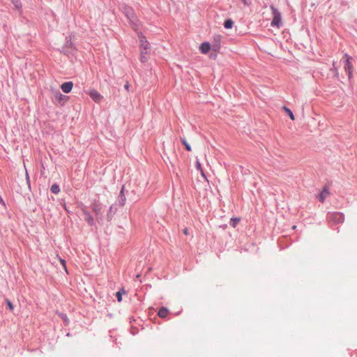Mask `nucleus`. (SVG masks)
<instances>
[{"instance_id":"f257e3e1","label":"nucleus","mask_w":357,"mask_h":357,"mask_svg":"<svg viewBox=\"0 0 357 357\" xmlns=\"http://www.w3.org/2000/svg\"><path fill=\"white\" fill-rule=\"evenodd\" d=\"M270 8L273 14L271 26L280 27L282 25L281 13L273 5H271Z\"/></svg>"},{"instance_id":"f03ea898","label":"nucleus","mask_w":357,"mask_h":357,"mask_svg":"<svg viewBox=\"0 0 357 357\" xmlns=\"http://www.w3.org/2000/svg\"><path fill=\"white\" fill-rule=\"evenodd\" d=\"M328 220L329 222H333L334 224H340L344 222V216L342 213L333 212L331 213H328Z\"/></svg>"},{"instance_id":"7ed1b4c3","label":"nucleus","mask_w":357,"mask_h":357,"mask_svg":"<svg viewBox=\"0 0 357 357\" xmlns=\"http://www.w3.org/2000/svg\"><path fill=\"white\" fill-rule=\"evenodd\" d=\"M91 209L95 213L97 220L102 219L105 211L104 206L100 203L94 202L91 204Z\"/></svg>"},{"instance_id":"20e7f679","label":"nucleus","mask_w":357,"mask_h":357,"mask_svg":"<svg viewBox=\"0 0 357 357\" xmlns=\"http://www.w3.org/2000/svg\"><path fill=\"white\" fill-rule=\"evenodd\" d=\"M222 36L220 35H214L211 44V48L214 52H219L221 46Z\"/></svg>"},{"instance_id":"39448f33","label":"nucleus","mask_w":357,"mask_h":357,"mask_svg":"<svg viewBox=\"0 0 357 357\" xmlns=\"http://www.w3.org/2000/svg\"><path fill=\"white\" fill-rule=\"evenodd\" d=\"M123 13L126 16L128 20L135 19V17H136L133 9L128 6H123Z\"/></svg>"},{"instance_id":"423d86ee","label":"nucleus","mask_w":357,"mask_h":357,"mask_svg":"<svg viewBox=\"0 0 357 357\" xmlns=\"http://www.w3.org/2000/svg\"><path fill=\"white\" fill-rule=\"evenodd\" d=\"M344 56L347 58L346 63L344 66L345 70L348 73L349 78H351V72L353 70V66L351 62L352 57L349 56L348 54H345Z\"/></svg>"},{"instance_id":"0eeeda50","label":"nucleus","mask_w":357,"mask_h":357,"mask_svg":"<svg viewBox=\"0 0 357 357\" xmlns=\"http://www.w3.org/2000/svg\"><path fill=\"white\" fill-rule=\"evenodd\" d=\"M73 44L70 40H67L66 45L62 47V52L65 54H72L73 52Z\"/></svg>"},{"instance_id":"6e6552de","label":"nucleus","mask_w":357,"mask_h":357,"mask_svg":"<svg viewBox=\"0 0 357 357\" xmlns=\"http://www.w3.org/2000/svg\"><path fill=\"white\" fill-rule=\"evenodd\" d=\"M83 214L84 215V220L89 224L90 226H93L95 224L93 217L90 214V213L86 210H82Z\"/></svg>"},{"instance_id":"1a4fd4ad","label":"nucleus","mask_w":357,"mask_h":357,"mask_svg":"<svg viewBox=\"0 0 357 357\" xmlns=\"http://www.w3.org/2000/svg\"><path fill=\"white\" fill-rule=\"evenodd\" d=\"M73 86V83L72 82H66L61 84V89L64 93H68L71 91Z\"/></svg>"},{"instance_id":"9d476101","label":"nucleus","mask_w":357,"mask_h":357,"mask_svg":"<svg viewBox=\"0 0 357 357\" xmlns=\"http://www.w3.org/2000/svg\"><path fill=\"white\" fill-rule=\"evenodd\" d=\"M89 95L96 102H99L102 99V96L96 90L91 91Z\"/></svg>"},{"instance_id":"9b49d317","label":"nucleus","mask_w":357,"mask_h":357,"mask_svg":"<svg viewBox=\"0 0 357 357\" xmlns=\"http://www.w3.org/2000/svg\"><path fill=\"white\" fill-rule=\"evenodd\" d=\"M118 200H119V204L121 206H124V204L126 203V196L124 194V186H122V188H121V190L120 193L118 197Z\"/></svg>"},{"instance_id":"f8f14e48","label":"nucleus","mask_w":357,"mask_h":357,"mask_svg":"<svg viewBox=\"0 0 357 357\" xmlns=\"http://www.w3.org/2000/svg\"><path fill=\"white\" fill-rule=\"evenodd\" d=\"M211 45H210L209 43L204 42L201 44L199 49L203 54H206L211 50Z\"/></svg>"},{"instance_id":"ddd939ff","label":"nucleus","mask_w":357,"mask_h":357,"mask_svg":"<svg viewBox=\"0 0 357 357\" xmlns=\"http://www.w3.org/2000/svg\"><path fill=\"white\" fill-rule=\"evenodd\" d=\"M327 195H329V191L327 189V188L325 187V188H324L323 190L319 195L318 198H319V202L323 203L325 201L326 197Z\"/></svg>"},{"instance_id":"4468645a","label":"nucleus","mask_w":357,"mask_h":357,"mask_svg":"<svg viewBox=\"0 0 357 357\" xmlns=\"http://www.w3.org/2000/svg\"><path fill=\"white\" fill-rule=\"evenodd\" d=\"M129 22L132 26V28L135 30V31H137L138 29H139V20L137 18V17H135V19H132V20H129Z\"/></svg>"},{"instance_id":"2eb2a0df","label":"nucleus","mask_w":357,"mask_h":357,"mask_svg":"<svg viewBox=\"0 0 357 357\" xmlns=\"http://www.w3.org/2000/svg\"><path fill=\"white\" fill-rule=\"evenodd\" d=\"M12 3L14 5V7L19 12H22V3L20 0H10Z\"/></svg>"},{"instance_id":"dca6fc26","label":"nucleus","mask_w":357,"mask_h":357,"mask_svg":"<svg viewBox=\"0 0 357 357\" xmlns=\"http://www.w3.org/2000/svg\"><path fill=\"white\" fill-rule=\"evenodd\" d=\"M233 25L234 21L230 18L227 19L223 24L224 27L227 29H231L233 27Z\"/></svg>"},{"instance_id":"f3484780","label":"nucleus","mask_w":357,"mask_h":357,"mask_svg":"<svg viewBox=\"0 0 357 357\" xmlns=\"http://www.w3.org/2000/svg\"><path fill=\"white\" fill-rule=\"evenodd\" d=\"M126 291L124 288L121 289L119 291L116 293V297L117 298L118 302H121L122 301V295L126 294Z\"/></svg>"},{"instance_id":"a211bd4d","label":"nucleus","mask_w":357,"mask_h":357,"mask_svg":"<svg viewBox=\"0 0 357 357\" xmlns=\"http://www.w3.org/2000/svg\"><path fill=\"white\" fill-rule=\"evenodd\" d=\"M148 54H149V52H146V51H141V54H140V61L142 63H145L146 61H148Z\"/></svg>"},{"instance_id":"6ab92c4d","label":"nucleus","mask_w":357,"mask_h":357,"mask_svg":"<svg viewBox=\"0 0 357 357\" xmlns=\"http://www.w3.org/2000/svg\"><path fill=\"white\" fill-rule=\"evenodd\" d=\"M282 109L287 113V114L290 117L291 120L294 121L295 119L294 115L289 108L287 107L286 106H283Z\"/></svg>"},{"instance_id":"aec40b11","label":"nucleus","mask_w":357,"mask_h":357,"mask_svg":"<svg viewBox=\"0 0 357 357\" xmlns=\"http://www.w3.org/2000/svg\"><path fill=\"white\" fill-rule=\"evenodd\" d=\"M240 220H241L240 218H232L230 220L229 225L232 227L235 228L236 227V225L239 223Z\"/></svg>"},{"instance_id":"412c9836","label":"nucleus","mask_w":357,"mask_h":357,"mask_svg":"<svg viewBox=\"0 0 357 357\" xmlns=\"http://www.w3.org/2000/svg\"><path fill=\"white\" fill-rule=\"evenodd\" d=\"M141 51L149 52L150 49L149 43L147 40H144V43L140 45Z\"/></svg>"},{"instance_id":"4be33fe9","label":"nucleus","mask_w":357,"mask_h":357,"mask_svg":"<svg viewBox=\"0 0 357 357\" xmlns=\"http://www.w3.org/2000/svg\"><path fill=\"white\" fill-rule=\"evenodd\" d=\"M50 190L54 194H58L60 192V188L56 183L52 185Z\"/></svg>"},{"instance_id":"5701e85b","label":"nucleus","mask_w":357,"mask_h":357,"mask_svg":"<svg viewBox=\"0 0 357 357\" xmlns=\"http://www.w3.org/2000/svg\"><path fill=\"white\" fill-rule=\"evenodd\" d=\"M181 141L182 142V144L185 146V149L188 151H191V146H190V144L187 142L186 139L185 137H181Z\"/></svg>"},{"instance_id":"b1692460","label":"nucleus","mask_w":357,"mask_h":357,"mask_svg":"<svg viewBox=\"0 0 357 357\" xmlns=\"http://www.w3.org/2000/svg\"><path fill=\"white\" fill-rule=\"evenodd\" d=\"M5 303L6 305V310H8L10 311H12L14 310L13 303L8 299H5Z\"/></svg>"},{"instance_id":"393cba45","label":"nucleus","mask_w":357,"mask_h":357,"mask_svg":"<svg viewBox=\"0 0 357 357\" xmlns=\"http://www.w3.org/2000/svg\"><path fill=\"white\" fill-rule=\"evenodd\" d=\"M116 211V208L114 210L113 206H110V208L109 209V212L107 213V219H108V220L112 219V217L113 214L115 213Z\"/></svg>"},{"instance_id":"a878e982","label":"nucleus","mask_w":357,"mask_h":357,"mask_svg":"<svg viewBox=\"0 0 357 357\" xmlns=\"http://www.w3.org/2000/svg\"><path fill=\"white\" fill-rule=\"evenodd\" d=\"M56 96L58 97V100H59V101H61V100H64V99L66 98V96H64V95H62V94L60 93V91H57V93H56Z\"/></svg>"},{"instance_id":"bb28decb","label":"nucleus","mask_w":357,"mask_h":357,"mask_svg":"<svg viewBox=\"0 0 357 357\" xmlns=\"http://www.w3.org/2000/svg\"><path fill=\"white\" fill-rule=\"evenodd\" d=\"M196 167H197V169L200 170V172L202 174V175L204 176V171H203V169L202 168V165H201V163L199 161L196 162Z\"/></svg>"},{"instance_id":"cd10ccee","label":"nucleus","mask_w":357,"mask_h":357,"mask_svg":"<svg viewBox=\"0 0 357 357\" xmlns=\"http://www.w3.org/2000/svg\"><path fill=\"white\" fill-rule=\"evenodd\" d=\"M157 312H169V310L166 307H161Z\"/></svg>"},{"instance_id":"c85d7f7f","label":"nucleus","mask_w":357,"mask_h":357,"mask_svg":"<svg viewBox=\"0 0 357 357\" xmlns=\"http://www.w3.org/2000/svg\"><path fill=\"white\" fill-rule=\"evenodd\" d=\"M139 39L140 45L144 43V40H146V37L142 34L139 36Z\"/></svg>"},{"instance_id":"c756f323","label":"nucleus","mask_w":357,"mask_h":357,"mask_svg":"<svg viewBox=\"0 0 357 357\" xmlns=\"http://www.w3.org/2000/svg\"><path fill=\"white\" fill-rule=\"evenodd\" d=\"M59 261H60L61 264H62V266H63V268H65V270L67 271L66 261L61 258H59Z\"/></svg>"},{"instance_id":"7c9ffc66","label":"nucleus","mask_w":357,"mask_h":357,"mask_svg":"<svg viewBox=\"0 0 357 357\" xmlns=\"http://www.w3.org/2000/svg\"><path fill=\"white\" fill-rule=\"evenodd\" d=\"M129 86H130V84L128 82H126V84L124 85V88L128 91L129 90Z\"/></svg>"},{"instance_id":"2f4dec72","label":"nucleus","mask_w":357,"mask_h":357,"mask_svg":"<svg viewBox=\"0 0 357 357\" xmlns=\"http://www.w3.org/2000/svg\"><path fill=\"white\" fill-rule=\"evenodd\" d=\"M243 1V3L245 4V5H248L250 3V0H241Z\"/></svg>"},{"instance_id":"473e14b6","label":"nucleus","mask_w":357,"mask_h":357,"mask_svg":"<svg viewBox=\"0 0 357 357\" xmlns=\"http://www.w3.org/2000/svg\"><path fill=\"white\" fill-rule=\"evenodd\" d=\"M167 314H163V313H161V314H158V315H159L160 317L162 318H165L166 316H167Z\"/></svg>"},{"instance_id":"72a5a7b5","label":"nucleus","mask_w":357,"mask_h":357,"mask_svg":"<svg viewBox=\"0 0 357 357\" xmlns=\"http://www.w3.org/2000/svg\"><path fill=\"white\" fill-rule=\"evenodd\" d=\"M63 208L65 209V211H67L68 213H69V212H70V211H68V209L67 206H66V203H64V204H63Z\"/></svg>"},{"instance_id":"f704fd0d","label":"nucleus","mask_w":357,"mask_h":357,"mask_svg":"<svg viewBox=\"0 0 357 357\" xmlns=\"http://www.w3.org/2000/svg\"><path fill=\"white\" fill-rule=\"evenodd\" d=\"M183 233L185 234V235H188V229L185 228L183 229Z\"/></svg>"},{"instance_id":"c9c22d12","label":"nucleus","mask_w":357,"mask_h":357,"mask_svg":"<svg viewBox=\"0 0 357 357\" xmlns=\"http://www.w3.org/2000/svg\"><path fill=\"white\" fill-rule=\"evenodd\" d=\"M0 203L3 204V205H5V203H4L3 199H2V197L1 196H0Z\"/></svg>"},{"instance_id":"e433bc0d","label":"nucleus","mask_w":357,"mask_h":357,"mask_svg":"<svg viewBox=\"0 0 357 357\" xmlns=\"http://www.w3.org/2000/svg\"><path fill=\"white\" fill-rule=\"evenodd\" d=\"M136 277H137V279H139V278L140 277V275H137Z\"/></svg>"}]
</instances>
